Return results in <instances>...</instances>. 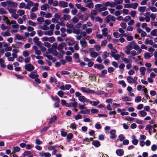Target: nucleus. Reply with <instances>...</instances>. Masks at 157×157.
<instances>
[{"label":"nucleus","instance_id":"obj_1","mask_svg":"<svg viewBox=\"0 0 157 157\" xmlns=\"http://www.w3.org/2000/svg\"><path fill=\"white\" fill-rule=\"evenodd\" d=\"M18 6V3L12 0H8V7L7 8H16Z\"/></svg>","mask_w":157,"mask_h":157},{"label":"nucleus","instance_id":"obj_2","mask_svg":"<svg viewBox=\"0 0 157 157\" xmlns=\"http://www.w3.org/2000/svg\"><path fill=\"white\" fill-rule=\"evenodd\" d=\"M25 69L27 71L31 72L34 69V67L32 64L30 63L25 65Z\"/></svg>","mask_w":157,"mask_h":157},{"label":"nucleus","instance_id":"obj_3","mask_svg":"<svg viewBox=\"0 0 157 157\" xmlns=\"http://www.w3.org/2000/svg\"><path fill=\"white\" fill-rule=\"evenodd\" d=\"M105 20L107 23H109L110 21H115L116 18L114 16L109 15H108L106 17Z\"/></svg>","mask_w":157,"mask_h":157},{"label":"nucleus","instance_id":"obj_4","mask_svg":"<svg viewBox=\"0 0 157 157\" xmlns=\"http://www.w3.org/2000/svg\"><path fill=\"white\" fill-rule=\"evenodd\" d=\"M81 90L84 93H93L94 91L93 90H90L88 88L82 87L81 88Z\"/></svg>","mask_w":157,"mask_h":157},{"label":"nucleus","instance_id":"obj_5","mask_svg":"<svg viewBox=\"0 0 157 157\" xmlns=\"http://www.w3.org/2000/svg\"><path fill=\"white\" fill-rule=\"evenodd\" d=\"M71 87L70 84H66L64 86L62 85L59 87V89L61 90H68Z\"/></svg>","mask_w":157,"mask_h":157},{"label":"nucleus","instance_id":"obj_6","mask_svg":"<svg viewBox=\"0 0 157 157\" xmlns=\"http://www.w3.org/2000/svg\"><path fill=\"white\" fill-rule=\"evenodd\" d=\"M39 155L41 157H50L51 156V154L49 153L44 152L43 151L40 152Z\"/></svg>","mask_w":157,"mask_h":157},{"label":"nucleus","instance_id":"obj_7","mask_svg":"<svg viewBox=\"0 0 157 157\" xmlns=\"http://www.w3.org/2000/svg\"><path fill=\"white\" fill-rule=\"evenodd\" d=\"M65 45V44L63 42H62L59 44L57 47L58 50L62 52L63 54H64V52L63 51H62V50L63 48Z\"/></svg>","mask_w":157,"mask_h":157},{"label":"nucleus","instance_id":"obj_8","mask_svg":"<svg viewBox=\"0 0 157 157\" xmlns=\"http://www.w3.org/2000/svg\"><path fill=\"white\" fill-rule=\"evenodd\" d=\"M110 138L112 139H115L117 136L116 135V131L115 130L113 129L111 130L110 132Z\"/></svg>","mask_w":157,"mask_h":157},{"label":"nucleus","instance_id":"obj_9","mask_svg":"<svg viewBox=\"0 0 157 157\" xmlns=\"http://www.w3.org/2000/svg\"><path fill=\"white\" fill-rule=\"evenodd\" d=\"M59 6L60 7L65 8L68 6V3L63 1H60L59 2Z\"/></svg>","mask_w":157,"mask_h":157},{"label":"nucleus","instance_id":"obj_10","mask_svg":"<svg viewBox=\"0 0 157 157\" xmlns=\"http://www.w3.org/2000/svg\"><path fill=\"white\" fill-rule=\"evenodd\" d=\"M125 109H117V111L119 113H121V114L122 116L127 115L129 114L128 112H125Z\"/></svg>","mask_w":157,"mask_h":157},{"label":"nucleus","instance_id":"obj_11","mask_svg":"<svg viewBox=\"0 0 157 157\" xmlns=\"http://www.w3.org/2000/svg\"><path fill=\"white\" fill-rule=\"evenodd\" d=\"M124 151L123 149H118L116 150V153L117 155L119 156H121L123 155Z\"/></svg>","mask_w":157,"mask_h":157},{"label":"nucleus","instance_id":"obj_12","mask_svg":"<svg viewBox=\"0 0 157 157\" xmlns=\"http://www.w3.org/2000/svg\"><path fill=\"white\" fill-rule=\"evenodd\" d=\"M135 41H132V42H130L129 44H128L126 47V49H129L131 50L133 49V44H135Z\"/></svg>","mask_w":157,"mask_h":157},{"label":"nucleus","instance_id":"obj_13","mask_svg":"<svg viewBox=\"0 0 157 157\" xmlns=\"http://www.w3.org/2000/svg\"><path fill=\"white\" fill-rule=\"evenodd\" d=\"M33 41L35 44L37 46H40L41 44V42L39 41V39L37 37H35L33 38Z\"/></svg>","mask_w":157,"mask_h":157},{"label":"nucleus","instance_id":"obj_14","mask_svg":"<svg viewBox=\"0 0 157 157\" xmlns=\"http://www.w3.org/2000/svg\"><path fill=\"white\" fill-rule=\"evenodd\" d=\"M132 144L135 145L137 144L138 142V140L136 138V136L134 135H133L132 137Z\"/></svg>","mask_w":157,"mask_h":157},{"label":"nucleus","instance_id":"obj_15","mask_svg":"<svg viewBox=\"0 0 157 157\" xmlns=\"http://www.w3.org/2000/svg\"><path fill=\"white\" fill-rule=\"evenodd\" d=\"M138 115L140 117H144L147 115V113L144 110L139 111L138 113Z\"/></svg>","mask_w":157,"mask_h":157},{"label":"nucleus","instance_id":"obj_16","mask_svg":"<svg viewBox=\"0 0 157 157\" xmlns=\"http://www.w3.org/2000/svg\"><path fill=\"white\" fill-rule=\"evenodd\" d=\"M33 48L35 51V54L38 55H40L41 54V52L38 50V47L36 46H34L33 47Z\"/></svg>","mask_w":157,"mask_h":157},{"label":"nucleus","instance_id":"obj_17","mask_svg":"<svg viewBox=\"0 0 157 157\" xmlns=\"http://www.w3.org/2000/svg\"><path fill=\"white\" fill-rule=\"evenodd\" d=\"M0 34L2 36L4 37L10 36V33L8 31L2 32L0 33Z\"/></svg>","mask_w":157,"mask_h":157},{"label":"nucleus","instance_id":"obj_18","mask_svg":"<svg viewBox=\"0 0 157 157\" xmlns=\"http://www.w3.org/2000/svg\"><path fill=\"white\" fill-rule=\"evenodd\" d=\"M123 62L125 64H128L130 63H132V61L131 59H128L127 58H123L122 59Z\"/></svg>","mask_w":157,"mask_h":157},{"label":"nucleus","instance_id":"obj_19","mask_svg":"<svg viewBox=\"0 0 157 157\" xmlns=\"http://www.w3.org/2000/svg\"><path fill=\"white\" fill-rule=\"evenodd\" d=\"M29 77L33 79H35V78L38 77L39 75L37 74H33V73H30V74L29 75Z\"/></svg>","mask_w":157,"mask_h":157},{"label":"nucleus","instance_id":"obj_20","mask_svg":"<svg viewBox=\"0 0 157 157\" xmlns=\"http://www.w3.org/2000/svg\"><path fill=\"white\" fill-rule=\"evenodd\" d=\"M140 75L142 76L144 75L146 70V68L144 67H141L140 68Z\"/></svg>","mask_w":157,"mask_h":157},{"label":"nucleus","instance_id":"obj_21","mask_svg":"<svg viewBox=\"0 0 157 157\" xmlns=\"http://www.w3.org/2000/svg\"><path fill=\"white\" fill-rule=\"evenodd\" d=\"M92 144L96 147H98L100 145L99 141L97 140L94 141L92 142Z\"/></svg>","mask_w":157,"mask_h":157},{"label":"nucleus","instance_id":"obj_22","mask_svg":"<svg viewBox=\"0 0 157 157\" xmlns=\"http://www.w3.org/2000/svg\"><path fill=\"white\" fill-rule=\"evenodd\" d=\"M49 7V6L48 4H46L42 5L40 9L42 10H46Z\"/></svg>","mask_w":157,"mask_h":157},{"label":"nucleus","instance_id":"obj_23","mask_svg":"<svg viewBox=\"0 0 157 157\" xmlns=\"http://www.w3.org/2000/svg\"><path fill=\"white\" fill-rule=\"evenodd\" d=\"M108 29L106 28H105L102 29L101 32L103 36H107L108 34Z\"/></svg>","mask_w":157,"mask_h":157},{"label":"nucleus","instance_id":"obj_24","mask_svg":"<svg viewBox=\"0 0 157 157\" xmlns=\"http://www.w3.org/2000/svg\"><path fill=\"white\" fill-rule=\"evenodd\" d=\"M127 80L129 83H135L134 81L133 78L131 76H128L127 78Z\"/></svg>","mask_w":157,"mask_h":157},{"label":"nucleus","instance_id":"obj_25","mask_svg":"<svg viewBox=\"0 0 157 157\" xmlns=\"http://www.w3.org/2000/svg\"><path fill=\"white\" fill-rule=\"evenodd\" d=\"M80 43L82 47H86L87 45V42L84 39H82L80 41Z\"/></svg>","mask_w":157,"mask_h":157},{"label":"nucleus","instance_id":"obj_26","mask_svg":"<svg viewBox=\"0 0 157 157\" xmlns=\"http://www.w3.org/2000/svg\"><path fill=\"white\" fill-rule=\"evenodd\" d=\"M90 113V110L89 109H86L85 110H82L79 112V113L85 114H88Z\"/></svg>","mask_w":157,"mask_h":157},{"label":"nucleus","instance_id":"obj_27","mask_svg":"<svg viewBox=\"0 0 157 157\" xmlns=\"http://www.w3.org/2000/svg\"><path fill=\"white\" fill-rule=\"evenodd\" d=\"M63 21H68L71 19V16L70 15L68 14H64L63 16Z\"/></svg>","mask_w":157,"mask_h":157},{"label":"nucleus","instance_id":"obj_28","mask_svg":"<svg viewBox=\"0 0 157 157\" xmlns=\"http://www.w3.org/2000/svg\"><path fill=\"white\" fill-rule=\"evenodd\" d=\"M44 34L46 35L49 36H52L53 34V31L52 30H50L48 31H45Z\"/></svg>","mask_w":157,"mask_h":157},{"label":"nucleus","instance_id":"obj_29","mask_svg":"<svg viewBox=\"0 0 157 157\" xmlns=\"http://www.w3.org/2000/svg\"><path fill=\"white\" fill-rule=\"evenodd\" d=\"M85 6L89 8H93L94 7V5L92 2H90L88 3L85 4Z\"/></svg>","mask_w":157,"mask_h":157},{"label":"nucleus","instance_id":"obj_30","mask_svg":"<svg viewBox=\"0 0 157 157\" xmlns=\"http://www.w3.org/2000/svg\"><path fill=\"white\" fill-rule=\"evenodd\" d=\"M54 17L57 20H59L61 21H63V19L61 18L60 15L57 13H56L54 14Z\"/></svg>","mask_w":157,"mask_h":157},{"label":"nucleus","instance_id":"obj_31","mask_svg":"<svg viewBox=\"0 0 157 157\" xmlns=\"http://www.w3.org/2000/svg\"><path fill=\"white\" fill-rule=\"evenodd\" d=\"M145 44H149L151 45H152L153 44V41L151 40H149L148 39H146L145 41Z\"/></svg>","mask_w":157,"mask_h":157},{"label":"nucleus","instance_id":"obj_32","mask_svg":"<svg viewBox=\"0 0 157 157\" xmlns=\"http://www.w3.org/2000/svg\"><path fill=\"white\" fill-rule=\"evenodd\" d=\"M73 137V135L71 133H69L67 136V140L68 142H70Z\"/></svg>","mask_w":157,"mask_h":157},{"label":"nucleus","instance_id":"obj_33","mask_svg":"<svg viewBox=\"0 0 157 157\" xmlns=\"http://www.w3.org/2000/svg\"><path fill=\"white\" fill-rule=\"evenodd\" d=\"M130 5H131V8H132L134 9H136L137 6L138 5V3L136 2L131 3L130 4Z\"/></svg>","mask_w":157,"mask_h":157},{"label":"nucleus","instance_id":"obj_34","mask_svg":"<svg viewBox=\"0 0 157 157\" xmlns=\"http://www.w3.org/2000/svg\"><path fill=\"white\" fill-rule=\"evenodd\" d=\"M150 34L153 36H157V29L153 30L151 32Z\"/></svg>","mask_w":157,"mask_h":157},{"label":"nucleus","instance_id":"obj_35","mask_svg":"<svg viewBox=\"0 0 157 157\" xmlns=\"http://www.w3.org/2000/svg\"><path fill=\"white\" fill-rule=\"evenodd\" d=\"M37 20L38 22V23L37 24L38 25H40L41 24L42 22L44 21V19L43 17H40L37 18Z\"/></svg>","mask_w":157,"mask_h":157},{"label":"nucleus","instance_id":"obj_36","mask_svg":"<svg viewBox=\"0 0 157 157\" xmlns=\"http://www.w3.org/2000/svg\"><path fill=\"white\" fill-rule=\"evenodd\" d=\"M151 56H152L149 52H146L144 55V56L146 59H149Z\"/></svg>","mask_w":157,"mask_h":157},{"label":"nucleus","instance_id":"obj_37","mask_svg":"<svg viewBox=\"0 0 157 157\" xmlns=\"http://www.w3.org/2000/svg\"><path fill=\"white\" fill-rule=\"evenodd\" d=\"M4 61L2 58L0 59V66L2 68H5L6 65L4 63Z\"/></svg>","mask_w":157,"mask_h":157},{"label":"nucleus","instance_id":"obj_38","mask_svg":"<svg viewBox=\"0 0 157 157\" xmlns=\"http://www.w3.org/2000/svg\"><path fill=\"white\" fill-rule=\"evenodd\" d=\"M57 117L56 116H54L52 117L50 120V121H49L48 123L51 124L52 123L54 122L57 119Z\"/></svg>","mask_w":157,"mask_h":157},{"label":"nucleus","instance_id":"obj_39","mask_svg":"<svg viewBox=\"0 0 157 157\" xmlns=\"http://www.w3.org/2000/svg\"><path fill=\"white\" fill-rule=\"evenodd\" d=\"M109 56V53L106 51H105L102 56V58L103 59H105L107 58Z\"/></svg>","mask_w":157,"mask_h":157},{"label":"nucleus","instance_id":"obj_40","mask_svg":"<svg viewBox=\"0 0 157 157\" xmlns=\"http://www.w3.org/2000/svg\"><path fill=\"white\" fill-rule=\"evenodd\" d=\"M95 19L96 21L100 23H102L103 22V20L102 19L98 16L96 17L95 18Z\"/></svg>","mask_w":157,"mask_h":157},{"label":"nucleus","instance_id":"obj_41","mask_svg":"<svg viewBox=\"0 0 157 157\" xmlns=\"http://www.w3.org/2000/svg\"><path fill=\"white\" fill-rule=\"evenodd\" d=\"M7 13V12L3 8H0V14H6Z\"/></svg>","mask_w":157,"mask_h":157},{"label":"nucleus","instance_id":"obj_42","mask_svg":"<svg viewBox=\"0 0 157 157\" xmlns=\"http://www.w3.org/2000/svg\"><path fill=\"white\" fill-rule=\"evenodd\" d=\"M64 129L63 128L61 129L60 130L61 134V136L63 137H65L67 135V132L64 131Z\"/></svg>","mask_w":157,"mask_h":157},{"label":"nucleus","instance_id":"obj_43","mask_svg":"<svg viewBox=\"0 0 157 157\" xmlns=\"http://www.w3.org/2000/svg\"><path fill=\"white\" fill-rule=\"evenodd\" d=\"M17 13L20 16H22L25 14V11L23 10H18L17 11Z\"/></svg>","mask_w":157,"mask_h":157},{"label":"nucleus","instance_id":"obj_44","mask_svg":"<svg viewBox=\"0 0 157 157\" xmlns=\"http://www.w3.org/2000/svg\"><path fill=\"white\" fill-rule=\"evenodd\" d=\"M153 128V126L151 124H148L146 126L145 128L146 130H148L149 131H151Z\"/></svg>","mask_w":157,"mask_h":157},{"label":"nucleus","instance_id":"obj_45","mask_svg":"<svg viewBox=\"0 0 157 157\" xmlns=\"http://www.w3.org/2000/svg\"><path fill=\"white\" fill-rule=\"evenodd\" d=\"M146 9V7L145 6H140L138 8V10L143 13L145 11Z\"/></svg>","mask_w":157,"mask_h":157},{"label":"nucleus","instance_id":"obj_46","mask_svg":"<svg viewBox=\"0 0 157 157\" xmlns=\"http://www.w3.org/2000/svg\"><path fill=\"white\" fill-rule=\"evenodd\" d=\"M7 9L8 10L9 12L11 13L12 14L15 13L16 11V10L12 8H7Z\"/></svg>","mask_w":157,"mask_h":157},{"label":"nucleus","instance_id":"obj_47","mask_svg":"<svg viewBox=\"0 0 157 157\" xmlns=\"http://www.w3.org/2000/svg\"><path fill=\"white\" fill-rule=\"evenodd\" d=\"M65 59L66 61L68 62H72V57L71 56H67L65 57Z\"/></svg>","mask_w":157,"mask_h":157},{"label":"nucleus","instance_id":"obj_48","mask_svg":"<svg viewBox=\"0 0 157 157\" xmlns=\"http://www.w3.org/2000/svg\"><path fill=\"white\" fill-rule=\"evenodd\" d=\"M1 5L3 7H5L6 6L8 7V0L2 2L1 3Z\"/></svg>","mask_w":157,"mask_h":157},{"label":"nucleus","instance_id":"obj_49","mask_svg":"<svg viewBox=\"0 0 157 157\" xmlns=\"http://www.w3.org/2000/svg\"><path fill=\"white\" fill-rule=\"evenodd\" d=\"M30 13L31 15L30 16V17L31 19L33 20L34 18H36L37 15L35 13L31 12Z\"/></svg>","mask_w":157,"mask_h":157},{"label":"nucleus","instance_id":"obj_50","mask_svg":"<svg viewBox=\"0 0 157 157\" xmlns=\"http://www.w3.org/2000/svg\"><path fill=\"white\" fill-rule=\"evenodd\" d=\"M131 17L129 16H126L123 19V21L125 22H127L131 20Z\"/></svg>","mask_w":157,"mask_h":157},{"label":"nucleus","instance_id":"obj_51","mask_svg":"<svg viewBox=\"0 0 157 157\" xmlns=\"http://www.w3.org/2000/svg\"><path fill=\"white\" fill-rule=\"evenodd\" d=\"M90 55L92 57L95 58L98 55V54L97 52H94L90 53Z\"/></svg>","mask_w":157,"mask_h":157},{"label":"nucleus","instance_id":"obj_52","mask_svg":"<svg viewBox=\"0 0 157 157\" xmlns=\"http://www.w3.org/2000/svg\"><path fill=\"white\" fill-rule=\"evenodd\" d=\"M118 138L120 141H122L125 138L123 134H120L118 136Z\"/></svg>","mask_w":157,"mask_h":157},{"label":"nucleus","instance_id":"obj_53","mask_svg":"<svg viewBox=\"0 0 157 157\" xmlns=\"http://www.w3.org/2000/svg\"><path fill=\"white\" fill-rule=\"evenodd\" d=\"M40 28L44 30H47L48 29L47 25H45L44 24L43 25H40Z\"/></svg>","mask_w":157,"mask_h":157},{"label":"nucleus","instance_id":"obj_54","mask_svg":"<svg viewBox=\"0 0 157 157\" xmlns=\"http://www.w3.org/2000/svg\"><path fill=\"white\" fill-rule=\"evenodd\" d=\"M122 100L124 101H131V100L130 99L129 97L127 96L122 98Z\"/></svg>","mask_w":157,"mask_h":157},{"label":"nucleus","instance_id":"obj_55","mask_svg":"<svg viewBox=\"0 0 157 157\" xmlns=\"http://www.w3.org/2000/svg\"><path fill=\"white\" fill-rule=\"evenodd\" d=\"M23 55L25 57H28L29 56V52L27 51H24L22 53Z\"/></svg>","mask_w":157,"mask_h":157},{"label":"nucleus","instance_id":"obj_56","mask_svg":"<svg viewBox=\"0 0 157 157\" xmlns=\"http://www.w3.org/2000/svg\"><path fill=\"white\" fill-rule=\"evenodd\" d=\"M57 94L60 97L62 98L64 94V92L60 90L58 92Z\"/></svg>","mask_w":157,"mask_h":157},{"label":"nucleus","instance_id":"obj_57","mask_svg":"<svg viewBox=\"0 0 157 157\" xmlns=\"http://www.w3.org/2000/svg\"><path fill=\"white\" fill-rule=\"evenodd\" d=\"M70 128L74 130L76 129V125L75 123H71L70 125Z\"/></svg>","mask_w":157,"mask_h":157},{"label":"nucleus","instance_id":"obj_58","mask_svg":"<svg viewBox=\"0 0 157 157\" xmlns=\"http://www.w3.org/2000/svg\"><path fill=\"white\" fill-rule=\"evenodd\" d=\"M141 98L140 96H138L135 98V102H138L141 101Z\"/></svg>","mask_w":157,"mask_h":157},{"label":"nucleus","instance_id":"obj_59","mask_svg":"<svg viewBox=\"0 0 157 157\" xmlns=\"http://www.w3.org/2000/svg\"><path fill=\"white\" fill-rule=\"evenodd\" d=\"M32 153L31 151H25L23 154V155L24 156H25L28 155H29Z\"/></svg>","mask_w":157,"mask_h":157},{"label":"nucleus","instance_id":"obj_60","mask_svg":"<svg viewBox=\"0 0 157 157\" xmlns=\"http://www.w3.org/2000/svg\"><path fill=\"white\" fill-rule=\"evenodd\" d=\"M61 104L63 106H65L67 107V104L66 101L64 99L61 100Z\"/></svg>","mask_w":157,"mask_h":157},{"label":"nucleus","instance_id":"obj_61","mask_svg":"<svg viewBox=\"0 0 157 157\" xmlns=\"http://www.w3.org/2000/svg\"><path fill=\"white\" fill-rule=\"evenodd\" d=\"M28 23L29 25L33 26H35L36 25V24L31 20H29L28 21Z\"/></svg>","mask_w":157,"mask_h":157},{"label":"nucleus","instance_id":"obj_62","mask_svg":"<svg viewBox=\"0 0 157 157\" xmlns=\"http://www.w3.org/2000/svg\"><path fill=\"white\" fill-rule=\"evenodd\" d=\"M149 8L152 12H155L157 11V9L155 7L153 6H149Z\"/></svg>","mask_w":157,"mask_h":157},{"label":"nucleus","instance_id":"obj_63","mask_svg":"<svg viewBox=\"0 0 157 157\" xmlns=\"http://www.w3.org/2000/svg\"><path fill=\"white\" fill-rule=\"evenodd\" d=\"M34 147V145L32 144H27L26 145V147L27 149L28 150Z\"/></svg>","mask_w":157,"mask_h":157},{"label":"nucleus","instance_id":"obj_64","mask_svg":"<svg viewBox=\"0 0 157 157\" xmlns=\"http://www.w3.org/2000/svg\"><path fill=\"white\" fill-rule=\"evenodd\" d=\"M151 149L153 151H155L157 149V146L156 144H153L152 145Z\"/></svg>","mask_w":157,"mask_h":157}]
</instances>
